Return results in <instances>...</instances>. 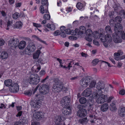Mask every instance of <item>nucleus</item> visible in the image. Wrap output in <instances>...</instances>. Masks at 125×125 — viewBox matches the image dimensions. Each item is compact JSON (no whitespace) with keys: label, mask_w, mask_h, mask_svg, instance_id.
I'll list each match as a JSON object with an SVG mask.
<instances>
[{"label":"nucleus","mask_w":125,"mask_h":125,"mask_svg":"<svg viewBox=\"0 0 125 125\" xmlns=\"http://www.w3.org/2000/svg\"><path fill=\"white\" fill-rule=\"evenodd\" d=\"M53 81L54 83L53 84L52 91L55 93H59L61 91L63 88V83L58 78L53 79Z\"/></svg>","instance_id":"nucleus-1"},{"label":"nucleus","mask_w":125,"mask_h":125,"mask_svg":"<svg viewBox=\"0 0 125 125\" xmlns=\"http://www.w3.org/2000/svg\"><path fill=\"white\" fill-rule=\"evenodd\" d=\"M27 80L30 84L33 85H37L40 81V77L36 73L31 74L27 78Z\"/></svg>","instance_id":"nucleus-2"},{"label":"nucleus","mask_w":125,"mask_h":125,"mask_svg":"<svg viewBox=\"0 0 125 125\" xmlns=\"http://www.w3.org/2000/svg\"><path fill=\"white\" fill-rule=\"evenodd\" d=\"M8 88L10 92L16 93L19 91V85L17 83H12L11 80L8 79Z\"/></svg>","instance_id":"nucleus-3"},{"label":"nucleus","mask_w":125,"mask_h":125,"mask_svg":"<svg viewBox=\"0 0 125 125\" xmlns=\"http://www.w3.org/2000/svg\"><path fill=\"white\" fill-rule=\"evenodd\" d=\"M104 83L102 81H99L97 83L96 85V88L98 89V91L93 93V94L95 98H96L97 95H98V93L100 94L102 93L101 90L104 89Z\"/></svg>","instance_id":"nucleus-4"},{"label":"nucleus","mask_w":125,"mask_h":125,"mask_svg":"<svg viewBox=\"0 0 125 125\" xmlns=\"http://www.w3.org/2000/svg\"><path fill=\"white\" fill-rule=\"evenodd\" d=\"M41 1L42 5L40 7V12L42 14L44 13H49L48 10V3L47 0H42Z\"/></svg>","instance_id":"nucleus-5"},{"label":"nucleus","mask_w":125,"mask_h":125,"mask_svg":"<svg viewBox=\"0 0 125 125\" xmlns=\"http://www.w3.org/2000/svg\"><path fill=\"white\" fill-rule=\"evenodd\" d=\"M71 99L67 96L63 97L61 100V103L62 106L63 108L71 109L70 108V105L69 103L70 102Z\"/></svg>","instance_id":"nucleus-6"},{"label":"nucleus","mask_w":125,"mask_h":125,"mask_svg":"<svg viewBox=\"0 0 125 125\" xmlns=\"http://www.w3.org/2000/svg\"><path fill=\"white\" fill-rule=\"evenodd\" d=\"M19 41L17 38H11L8 41V46L9 48L14 50L18 46Z\"/></svg>","instance_id":"nucleus-7"},{"label":"nucleus","mask_w":125,"mask_h":125,"mask_svg":"<svg viewBox=\"0 0 125 125\" xmlns=\"http://www.w3.org/2000/svg\"><path fill=\"white\" fill-rule=\"evenodd\" d=\"M98 95L97 96L96 98H95L93 94V96L94 98L96 99L98 97V98L96 100V102L98 104H102L106 101L107 98V95L102 94V93L101 94L98 93Z\"/></svg>","instance_id":"nucleus-8"},{"label":"nucleus","mask_w":125,"mask_h":125,"mask_svg":"<svg viewBox=\"0 0 125 125\" xmlns=\"http://www.w3.org/2000/svg\"><path fill=\"white\" fill-rule=\"evenodd\" d=\"M49 87L45 84L41 85L40 87L39 91L42 94L45 95L49 92Z\"/></svg>","instance_id":"nucleus-9"},{"label":"nucleus","mask_w":125,"mask_h":125,"mask_svg":"<svg viewBox=\"0 0 125 125\" xmlns=\"http://www.w3.org/2000/svg\"><path fill=\"white\" fill-rule=\"evenodd\" d=\"M41 97V95L39 94H37L35 96L36 99H38V101H39V100H40V98ZM30 104L31 107L34 108H38L39 106H40L41 105V103H39V101L37 102V101L36 102L35 101L34 102V101L33 100H31V101Z\"/></svg>","instance_id":"nucleus-10"},{"label":"nucleus","mask_w":125,"mask_h":125,"mask_svg":"<svg viewBox=\"0 0 125 125\" xmlns=\"http://www.w3.org/2000/svg\"><path fill=\"white\" fill-rule=\"evenodd\" d=\"M120 33H114L113 34V40L116 43L120 42L121 40L120 36Z\"/></svg>","instance_id":"nucleus-11"},{"label":"nucleus","mask_w":125,"mask_h":125,"mask_svg":"<svg viewBox=\"0 0 125 125\" xmlns=\"http://www.w3.org/2000/svg\"><path fill=\"white\" fill-rule=\"evenodd\" d=\"M122 27L121 24L119 23H117L115 24L114 27V30L115 32L114 33H120L122 31Z\"/></svg>","instance_id":"nucleus-12"},{"label":"nucleus","mask_w":125,"mask_h":125,"mask_svg":"<svg viewBox=\"0 0 125 125\" xmlns=\"http://www.w3.org/2000/svg\"><path fill=\"white\" fill-rule=\"evenodd\" d=\"M86 31V29L83 26H81L80 27L79 30L78 29H75V32L78 33V34L81 35L85 33Z\"/></svg>","instance_id":"nucleus-13"},{"label":"nucleus","mask_w":125,"mask_h":125,"mask_svg":"<svg viewBox=\"0 0 125 125\" xmlns=\"http://www.w3.org/2000/svg\"><path fill=\"white\" fill-rule=\"evenodd\" d=\"M92 91L91 88H88L85 90L82 93L83 96L88 97L89 96L92 94Z\"/></svg>","instance_id":"nucleus-14"},{"label":"nucleus","mask_w":125,"mask_h":125,"mask_svg":"<svg viewBox=\"0 0 125 125\" xmlns=\"http://www.w3.org/2000/svg\"><path fill=\"white\" fill-rule=\"evenodd\" d=\"M35 117L37 120H40L43 119L44 117L43 114L42 112H39L36 113Z\"/></svg>","instance_id":"nucleus-15"},{"label":"nucleus","mask_w":125,"mask_h":125,"mask_svg":"<svg viewBox=\"0 0 125 125\" xmlns=\"http://www.w3.org/2000/svg\"><path fill=\"white\" fill-rule=\"evenodd\" d=\"M86 110H79L77 112V115L81 117L85 116L87 114Z\"/></svg>","instance_id":"nucleus-16"},{"label":"nucleus","mask_w":125,"mask_h":125,"mask_svg":"<svg viewBox=\"0 0 125 125\" xmlns=\"http://www.w3.org/2000/svg\"><path fill=\"white\" fill-rule=\"evenodd\" d=\"M62 117L58 116L55 122L57 125H64V123L62 120Z\"/></svg>","instance_id":"nucleus-17"},{"label":"nucleus","mask_w":125,"mask_h":125,"mask_svg":"<svg viewBox=\"0 0 125 125\" xmlns=\"http://www.w3.org/2000/svg\"><path fill=\"white\" fill-rule=\"evenodd\" d=\"M28 49L31 52H33L35 50L36 47L34 44L32 43H30L27 47Z\"/></svg>","instance_id":"nucleus-18"},{"label":"nucleus","mask_w":125,"mask_h":125,"mask_svg":"<svg viewBox=\"0 0 125 125\" xmlns=\"http://www.w3.org/2000/svg\"><path fill=\"white\" fill-rule=\"evenodd\" d=\"M85 33H86V36L90 37L92 36L95 38H97L95 35L93 33L92 31L90 29H88L86 31Z\"/></svg>","instance_id":"nucleus-19"},{"label":"nucleus","mask_w":125,"mask_h":125,"mask_svg":"<svg viewBox=\"0 0 125 125\" xmlns=\"http://www.w3.org/2000/svg\"><path fill=\"white\" fill-rule=\"evenodd\" d=\"M95 32L96 33V35H99V38L102 42H104L106 41L105 36H104V35L101 33L99 34L97 31H95Z\"/></svg>","instance_id":"nucleus-20"},{"label":"nucleus","mask_w":125,"mask_h":125,"mask_svg":"<svg viewBox=\"0 0 125 125\" xmlns=\"http://www.w3.org/2000/svg\"><path fill=\"white\" fill-rule=\"evenodd\" d=\"M26 44V43L25 42L22 41L20 42L18 46L20 49H22L25 47Z\"/></svg>","instance_id":"nucleus-21"},{"label":"nucleus","mask_w":125,"mask_h":125,"mask_svg":"<svg viewBox=\"0 0 125 125\" xmlns=\"http://www.w3.org/2000/svg\"><path fill=\"white\" fill-rule=\"evenodd\" d=\"M69 60H70V59H68L67 60V61H68L69 62H70L68 63L67 66L66 67V66H63L62 65V66H61L60 67L65 69H68L69 70H70V68L72 67V62L71 61H69Z\"/></svg>","instance_id":"nucleus-22"},{"label":"nucleus","mask_w":125,"mask_h":125,"mask_svg":"<svg viewBox=\"0 0 125 125\" xmlns=\"http://www.w3.org/2000/svg\"><path fill=\"white\" fill-rule=\"evenodd\" d=\"M22 24L21 21H18L16 22L14 25H13V28L20 29L22 26Z\"/></svg>","instance_id":"nucleus-23"},{"label":"nucleus","mask_w":125,"mask_h":125,"mask_svg":"<svg viewBox=\"0 0 125 125\" xmlns=\"http://www.w3.org/2000/svg\"><path fill=\"white\" fill-rule=\"evenodd\" d=\"M105 31L106 33L108 34H111L112 33V31L110 26L108 25L105 28Z\"/></svg>","instance_id":"nucleus-24"},{"label":"nucleus","mask_w":125,"mask_h":125,"mask_svg":"<svg viewBox=\"0 0 125 125\" xmlns=\"http://www.w3.org/2000/svg\"><path fill=\"white\" fill-rule=\"evenodd\" d=\"M80 83L82 86L83 87H86L88 84L87 81H86L83 78L82 79L80 80Z\"/></svg>","instance_id":"nucleus-25"},{"label":"nucleus","mask_w":125,"mask_h":125,"mask_svg":"<svg viewBox=\"0 0 125 125\" xmlns=\"http://www.w3.org/2000/svg\"><path fill=\"white\" fill-rule=\"evenodd\" d=\"M66 33L67 34H71L72 35H75L76 32L74 30H71L70 29H68L65 30Z\"/></svg>","instance_id":"nucleus-26"},{"label":"nucleus","mask_w":125,"mask_h":125,"mask_svg":"<svg viewBox=\"0 0 125 125\" xmlns=\"http://www.w3.org/2000/svg\"><path fill=\"white\" fill-rule=\"evenodd\" d=\"M106 41L107 42L110 43L112 41V38L110 34H107L105 35Z\"/></svg>","instance_id":"nucleus-27"},{"label":"nucleus","mask_w":125,"mask_h":125,"mask_svg":"<svg viewBox=\"0 0 125 125\" xmlns=\"http://www.w3.org/2000/svg\"><path fill=\"white\" fill-rule=\"evenodd\" d=\"M1 57L2 59H5L8 57V54L5 52H3L1 55Z\"/></svg>","instance_id":"nucleus-28"},{"label":"nucleus","mask_w":125,"mask_h":125,"mask_svg":"<svg viewBox=\"0 0 125 125\" xmlns=\"http://www.w3.org/2000/svg\"><path fill=\"white\" fill-rule=\"evenodd\" d=\"M40 53V52L39 50H37L36 52L34 53L33 54V58L35 59L38 58L39 57Z\"/></svg>","instance_id":"nucleus-29"},{"label":"nucleus","mask_w":125,"mask_h":125,"mask_svg":"<svg viewBox=\"0 0 125 125\" xmlns=\"http://www.w3.org/2000/svg\"><path fill=\"white\" fill-rule=\"evenodd\" d=\"M76 7L79 10H80L83 8L84 6L83 4L79 2L77 4Z\"/></svg>","instance_id":"nucleus-30"},{"label":"nucleus","mask_w":125,"mask_h":125,"mask_svg":"<svg viewBox=\"0 0 125 125\" xmlns=\"http://www.w3.org/2000/svg\"><path fill=\"white\" fill-rule=\"evenodd\" d=\"M79 122L81 124H83L84 123L87 122L88 120L87 119V117H85L84 118L81 119L79 120Z\"/></svg>","instance_id":"nucleus-31"},{"label":"nucleus","mask_w":125,"mask_h":125,"mask_svg":"<svg viewBox=\"0 0 125 125\" xmlns=\"http://www.w3.org/2000/svg\"><path fill=\"white\" fill-rule=\"evenodd\" d=\"M118 112L121 116H125V110H119Z\"/></svg>","instance_id":"nucleus-32"},{"label":"nucleus","mask_w":125,"mask_h":125,"mask_svg":"<svg viewBox=\"0 0 125 125\" xmlns=\"http://www.w3.org/2000/svg\"><path fill=\"white\" fill-rule=\"evenodd\" d=\"M63 113L65 115H68L71 113V110H62Z\"/></svg>","instance_id":"nucleus-33"},{"label":"nucleus","mask_w":125,"mask_h":125,"mask_svg":"<svg viewBox=\"0 0 125 125\" xmlns=\"http://www.w3.org/2000/svg\"><path fill=\"white\" fill-rule=\"evenodd\" d=\"M80 103L82 104H85L87 101V99L85 98L84 97H81L79 100Z\"/></svg>","instance_id":"nucleus-34"},{"label":"nucleus","mask_w":125,"mask_h":125,"mask_svg":"<svg viewBox=\"0 0 125 125\" xmlns=\"http://www.w3.org/2000/svg\"><path fill=\"white\" fill-rule=\"evenodd\" d=\"M108 104L106 103H105L101 106V109H108Z\"/></svg>","instance_id":"nucleus-35"},{"label":"nucleus","mask_w":125,"mask_h":125,"mask_svg":"<svg viewBox=\"0 0 125 125\" xmlns=\"http://www.w3.org/2000/svg\"><path fill=\"white\" fill-rule=\"evenodd\" d=\"M19 13L16 12L12 15V17L14 19H17L20 16Z\"/></svg>","instance_id":"nucleus-36"},{"label":"nucleus","mask_w":125,"mask_h":125,"mask_svg":"<svg viewBox=\"0 0 125 125\" xmlns=\"http://www.w3.org/2000/svg\"><path fill=\"white\" fill-rule=\"evenodd\" d=\"M114 98V97L113 96H111L108 97L107 95V98L106 102L108 103L110 102L111 100Z\"/></svg>","instance_id":"nucleus-37"},{"label":"nucleus","mask_w":125,"mask_h":125,"mask_svg":"<svg viewBox=\"0 0 125 125\" xmlns=\"http://www.w3.org/2000/svg\"><path fill=\"white\" fill-rule=\"evenodd\" d=\"M36 67H37V70H36L35 71V73H37L41 69V66L40 65L38 64L35 65L33 67V68H35Z\"/></svg>","instance_id":"nucleus-38"},{"label":"nucleus","mask_w":125,"mask_h":125,"mask_svg":"<svg viewBox=\"0 0 125 125\" xmlns=\"http://www.w3.org/2000/svg\"><path fill=\"white\" fill-rule=\"evenodd\" d=\"M43 18L45 20H49L50 19V16L48 14H45L44 15Z\"/></svg>","instance_id":"nucleus-39"},{"label":"nucleus","mask_w":125,"mask_h":125,"mask_svg":"<svg viewBox=\"0 0 125 125\" xmlns=\"http://www.w3.org/2000/svg\"><path fill=\"white\" fill-rule=\"evenodd\" d=\"M21 122L23 124L27 123L28 122V120H27L26 118V117H23L20 120Z\"/></svg>","instance_id":"nucleus-40"},{"label":"nucleus","mask_w":125,"mask_h":125,"mask_svg":"<svg viewBox=\"0 0 125 125\" xmlns=\"http://www.w3.org/2000/svg\"><path fill=\"white\" fill-rule=\"evenodd\" d=\"M24 94L28 96H30L32 94V92L31 91H26L24 92Z\"/></svg>","instance_id":"nucleus-41"},{"label":"nucleus","mask_w":125,"mask_h":125,"mask_svg":"<svg viewBox=\"0 0 125 125\" xmlns=\"http://www.w3.org/2000/svg\"><path fill=\"white\" fill-rule=\"evenodd\" d=\"M10 18L11 19L10 17L9 18V20H8V26L14 25L13 23L14 22V21L12 20H10Z\"/></svg>","instance_id":"nucleus-42"},{"label":"nucleus","mask_w":125,"mask_h":125,"mask_svg":"<svg viewBox=\"0 0 125 125\" xmlns=\"http://www.w3.org/2000/svg\"><path fill=\"white\" fill-rule=\"evenodd\" d=\"M96 84V82L94 81H92L90 83L89 86L92 88L94 87Z\"/></svg>","instance_id":"nucleus-43"},{"label":"nucleus","mask_w":125,"mask_h":125,"mask_svg":"<svg viewBox=\"0 0 125 125\" xmlns=\"http://www.w3.org/2000/svg\"><path fill=\"white\" fill-rule=\"evenodd\" d=\"M16 107L17 109H24L26 108V107L23 105H22L21 106H16Z\"/></svg>","instance_id":"nucleus-44"},{"label":"nucleus","mask_w":125,"mask_h":125,"mask_svg":"<svg viewBox=\"0 0 125 125\" xmlns=\"http://www.w3.org/2000/svg\"><path fill=\"white\" fill-rule=\"evenodd\" d=\"M99 62V60L98 59H95L93 60L92 61L93 65L94 66L95 65Z\"/></svg>","instance_id":"nucleus-45"},{"label":"nucleus","mask_w":125,"mask_h":125,"mask_svg":"<svg viewBox=\"0 0 125 125\" xmlns=\"http://www.w3.org/2000/svg\"><path fill=\"white\" fill-rule=\"evenodd\" d=\"M109 24L111 26H113L114 24H116L114 20L113 19H111L109 21Z\"/></svg>","instance_id":"nucleus-46"},{"label":"nucleus","mask_w":125,"mask_h":125,"mask_svg":"<svg viewBox=\"0 0 125 125\" xmlns=\"http://www.w3.org/2000/svg\"><path fill=\"white\" fill-rule=\"evenodd\" d=\"M34 37H35L40 42H41L43 44L47 45V44L45 41L42 40L41 39L39 38L36 35H34Z\"/></svg>","instance_id":"nucleus-47"},{"label":"nucleus","mask_w":125,"mask_h":125,"mask_svg":"<svg viewBox=\"0 0 125 125\" xmlns=\"http://www.w3.org/2000/svg\"><path fill=\"white\" fill-rule=\"evenodd\" d=\"M122 38L123 39H125V33L124 31H121L120 32Z\"/></svg>","instance_id":"nucleus-48"},{"label":"nucleus","mask_w":125,"mask_h":125,"mask_svg":"<svg viewBox=\"0 0 125 125\" xmlns=\"http://www.w3.org/2000/svg\"><path fill=\"white\" fill-rule=\"evenodd\" d=\"M83 78L86 81H87L88 83L90 82L89 81L91 79V77L89 76H87V77Z\"/></svg>","instance_id":"nucleus-49"},{"label":"nucleus","mask_w":125,"mask_h":125,"mask_svg":"<svg viewBox=\"0 0 125 125\" xmlns=\"http://www.w3.org/2000/svg\"><path fill=\"white\" fill-rule=\"evenodd\" d=\"M65 28L64 26H62L60 28V30L61 33H63L65 32Z\"/></svg>","instance_id":"nucleus-50"},{"label":"nucleus","mask_w":125,"mask_h":125,"mask_svg":"<svg viewBox=\"0 0 125 125\" xmlns=\"http://www.w3.org/2000/svg\"><path fill=\"white\" fill-rule=\"evenodd\" d=\"M91 36H90V37L88 36H86L85 37V39L87 41L89 42H91L92 41V40L91 37Z\"/></svg>","instance_id":"nucleus-51"},{"label":"nucleus","mask_w":125,"mask_h":125,"mask_svg":"<svg viewBox=\"0 0 125 125\" xmlns=\"http://www.w3.org/2000/svg\"><path fill=\"white\" fill-rule=\"evenodd\" d=\"M61 34L62 33H61L60 32L59 30L55 31L53 33V34L55 36H57Z\"/></svg>","instance_id":"nucleus-52"},{"label":"nucleus","mask_w":125,"mask_h":125,"mask_svg":"<svg viewBox=\"0 0 125 125\" xmlns=\"http://www.w3.org/2000/svg\"><path fill=\"white\" fill-rule=\"evenodd\" d=\"M85 106L84 105H81L80 104L78 105L77 106L78 108L79 109H84Z\"/></svg>","instance_id":"nucleus-53"},{"label":"nucleus","mask_w":125,"mask_h":125,"mask_svg":"<svg viewBox=\"0 0 125 125\" xmlns=\"http://www.w3.org/2000/svg\"><path fill=\"white\" fill-rule=\"evenodd\" d=\"M31 52L30 51H29V50L28 49V48L27 47L25 49V52L26 54L30 55L31 53L30 52Z\"/></svg>","instance_id":"nucleus-54"},{"label":"nucleus","mask_w":125,"mask_h":125,"mask_svg":"<svg viewBox=\"0 0 125 125\" xmlns=\"http://www.w3.org/2000/svg\"><path fill=\"white\" fill-rule=\"evenodd\" d=\"M14 125H24V124L21 121H17L14 123Z\"/></svg>","instance_id":"nucleus-55"},{"label":"nucleus","mask_w":125,"mask_h":125,"mask_svg":"<svg viewBox=\"0 0 125 125\" xmlns=\"http://www.w3.org/2000/svg\"><path fill=\"white\" fill-rule=\"evenodd\" d=\"M121 21L120 18L119 16H117L115 19V22H117L118 21L120 22Z\"/></svg>","instance_id":"nucleus-56"},{"label":"nucleus","mask_w":125,"mask_h":125,"mask_svg":"<svg viewBox=\"0 0 125 125\" xmlns=\"http://www.w3.org/2000/svg\"><path fill=\"white\" fill-rule=\"evenodd\" d=\"M57 60L60 63V65H59V66L60 67L61 66H62V64H63V63L62 61V60L59 58H57Z\"/></svg>","instance_id":"nucleus-57"},{"label":"nucleus","mask_w":125,"mask_h":125,"mask_svg":"<svg viewBox=\"0 0 125 125\" xmlns=\"http://www.w3.org/2000/svg\"><path fill=\"white\" fill-rule=\"evenodd\" d=\"M104 46L106 47L107 48L108 47L109 42L105 41L104 42H103Z\"/></svg>","instance_id":"nucleus-58"},{"label":"nucleus","mask_w":125,"mask_h":125,"mask_svg":"<svg viewBox=\"0 0 125 125\" xmlns=\"http://www.w3.org/2000/svg\"><path fill=\"white\" fill-rule=\"evenodd\" d=\"M33 25L34 26L36 27L37 28L40 27L42 26L40 24H38L35 23H33Z\"/></svg>","instance_id":"nucleus-59"},{"label":"nucleus","mask_w":125,"mask_h":125,"mask_svg":"<svg viewBox=\"0 0 125 125\" xmlns=\"http://www.w3.org/2000/svg\"><path fill=\"white\" fill-rule=\"evenodd\" d=\"M5 43L3 39H0V46H2Z\"/></svg>","instance_id":"nucleus-60"},{"label":"nucleus","mask_w":125,"mask_h":125,"mask_svg":"<svg viewBox=\"0 0 125 125\" xmlns=\"http://www.w3.org/2000/svg\"><path fill=\"white\" fill-rule=\"evenodd\" d=\"M55 26L54 25L51 24V27H50V29L52 30H55Z\"/></svg>","instance_id":"nucleus-61"},{"label":"nucleus","mask_w":125,"mask_h":125,"mask_svg":"<svg viewBox=\"0 0 125 125\" xmlns=\"http://www.w3.org/2000/svg\"><path fill=\"white\" fill-rule=\"evenodd\" d=\"M22 112V111H19L18 112V114L16 115L17 117H20L21 115Z\"/></svg>","instance_id":"nucleus-62"},{"label":"nucleus","mask_w":125,"mask_h":125,"mask_svg":"<svg viewBox=\"0 0 125 125\" xmlns=\"http://www.w3.org/2000/svg\"><path fill=\"white\" fill-rule=\"evenodd\" d=\"M79 22L78 21H75L73 22V24L74 26H76L78 25L79 23Z\"/></svg>","instance_id":"nucleus-63"},{"label":"nucleus","mask_w":125,"mask_h":125,"mask_svg":"<svg viewBox=\"0 0 125 125\" xmlns=\"http://www.w3.org/2000/svg\"><path fill=\"white\" fill-rule=\"evenodd\" d=\"M120 14L123 15L124 17L125 16V11L124 10H121L120 11Z\"/></svg>","instance_id":"nucleus-64"}]
</instances>
